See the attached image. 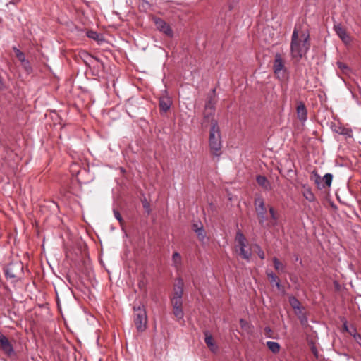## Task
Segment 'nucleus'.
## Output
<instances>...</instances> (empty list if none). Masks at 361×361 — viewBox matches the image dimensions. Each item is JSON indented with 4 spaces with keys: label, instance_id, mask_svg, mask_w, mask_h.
<instances>
[{
    "label": "nucleus",
    "instance_id": "nucleus-1",
    "mask_svg": "<svg viewBox=\"0 0 361 361\" xmlns=\"http://www.w3.org/2000/svg\"><path fill=\"white\" fill-rule=\"evenodd\" d=\"M309 35L302 34L299 38L298 31L296 27L291 37L290 54L293 59L299 61L307 52L310 49Z\"/></svg>",
    "mask_w": 361,
    "mask_h": 361
},
{
    "label": "nucleus",
    "instance_id": "nucleus-2",
    "mask_svg": "<svg viewBox=\"0 0 361 361\" xmlns=\"http://www.w3.org/2000/svg\"><path fill=\"white\" fill-rule=\"evenodd\" d=\"M209 145L213 155L219 156L222 147L221 135L218 121L211 119V127L209 129Z\"/></svg>",
    "mask_w": 361,
    "mask_h": 361
},
{
    "label": "nucleus",
    "instance_id": "nucleus-3",
    "mask_svg": "<svg viewBox=\"0 0 361 361\" xmlns=\"http://www.w3.org/2000/svg\"><path fill=\"white\" fill-rule=\"evenodd\" d=\"M133 310L135 312V324L137 331L142 332L145 330L147 326V318L146 311L142 305H139L138 306L135 305Z\"/></svg>",
    "mask_w": 361,
    "mask_h": 361
},
{
    "label": "nucleus",
    "instance_id": "nucleus-4",
    "mask_svg": "<svg viewBox=\"0 0 361 361\" xmlns=\"http://www.w3.org/2000/svg\"><path fill=\"white\" fill-rule=\"evenodd\" d=\"M254 205L257 214L259 224L262 226H265L267 218V208L265 202L262 197L258 196L255 198Z\"/></svg>",
    "mask_w": 361,
    "mask_h": 361
},
{
    "label": "nucleus",
    "instance_id": "nucleus-5",
    "mask_svg": "<svg viewBox=\"0 0 361 361\" xmlns=\"http://www.w3.org/2000/svg\"><path fill=\"white\" fill-rule=\"evenodd\" d=\"M235 240L238 242L240 248L239 254L244 259L249 261L251 257V251L245 249L247 240L240 231L237 232Z\"/></svg>",
    "mask_w": 361,
    "mask_h": 361
},
{
    "label": "nucleus",
    "instance_id": "nucleus-6",
    "mask_svg": "<svg viewBox=\"0 0 361 361\" xmlns=\"http://www.w3.org/2000/svg\"><path fill=\"white\" fill-rule=\"evenodd\" d=\"M273 70L276 75H281L282 76H283L285 72L286 71L284 60L279 53H276L275 54L273 63Z\"/></svg>",
    "mask_w": 361,
    "mask_h": 361
},
{
    "label": "nucleus",
    "instance_id": "nucleus-7",
    "mask_svg": "<svg viewBox=\"0 0 361 361\" xmlns=\"http://www.w3.org/2000/svg\"><path fill=\"white\" fill-rule=\"evenodd\" d=\"M154 22L158 30L165 34L169 37L173 36V32L169 25L160 18H154Z\"/></svg>",
    "mask_w": 361,
    "mask_h": 361
},
{
    "label": "nucleus",
    "instance_id": "nucleus-8",
    "mask_svg": "<svg viewBox=\"0 0 361 361\" xmlns=\"http://www.w3.org/2000/svg\"><path fill=\"white\" fill-rule=\"evenodd\" d=\"M334 30L344 44H348L351 42L350 36L341 23H335L334 24Z\"/></svg>",
    "mask_w": 361,
    "mask_h": 361
},
{
    "label": "nucleus",
    "instance_id": "nucleus-9",
    "mask_svg": "<svg viewBox=\"0 0 361 361\" xmlns=\"http://www.w3.org/2000/svg\"><path fill=\"white\" fill-rule=\"evenodd\" d=\"M0 348L8 356H11L13 354V348L8 341V339L0 334Z\"/></svg>",
    "mask_w": 361,
    "mask_h": 361
},
{
    "label": "nucleus",
    "instance_id": "nucleus-10",
    "mask_svg": "<svg viewBox=\"0 0 361 361\" xmlns=\"http://www.w3.org/2000/svg\"><path fill=\"white\" fill-rule=\"evenodd\" d=\"M183 281L179 278L173 287V296L171 298L182 299L183 294Z\"/></svg>",
    "mask_w": 361,
    "mask_h": 361
},
{
    "label": "nucleus",
    "instance_id": "nucleus-11",
    "mask_svg": "<svg viewBox=\"0 0 361 361\" xmlns=\"http://www.w3.org/2000/svg\"><path fill=\"white\" fill-rule=\"evenodd\" d=\"M172 101L171 98L166 95L161 96L159 99V106L161 112L166 113L171 108Z\"/></svg>",
    "mask_w": 361,
    "mask_h": 361
},
{
    "label": "nucleus",
    "instance_id": "nucleus-12",
    "mask_svg": "<svg viewBox=\"0 0 361 361\" xmlns=\"http://www.w3.org/2000/svg\"><path fill=\"white\" fill-rule=\"evenodd\" d=\"M22 269L23 267L20 264H10L6 270V274L10 278H17L18 276L17 271H20Z\"/></svg>",
    "mask_w": 361,
    "mask_h": 361
},
{
    "label": "nucleus",
    "instance_id": "nucleus-13",
    "mask_svg": "<svg viewBox=\"0 0 361 361\" xmlns=\"http://www.w3.org/2000/svg\"><path fill=\"white\" fill-rule=\"evenodd\" d=\"M269 212L270 214L271 220L269 222L265 223L264 228H271L273 226H275L277 224L278 220H279V215L275 212L273 207H269Z\"/></svg>",
    "mask_w": 361,
    "mask_h": 361
},
{
    "label": "nucleus",
    "instance_id": "nucleus-14",
    "mask_svg": "<svg viewBox=\"0 0 361 361\" xmlns=\"http://www.w3.org/2000/svg\"><path fill=\"white\" fill-rule=\"evenodd\" d=\"M307 111L305 104L302 102H299L297 106V116L298 119L302 122H305L307 118Z\"/></svg>",
    "mask_w": 361,
    "mask_h": 361
},
{
    "label": "nucleus",
    "instance_id": "nucleus-15",
    "mask_svg": "<svg viewBox=\"0 0 361 361\" xmlns=\"http://www.w3.org/2000/svg\"><path fill=\"white\" fill-rule=\"evenodd\" d=\"M204 334L205 336L204 341L207 345L212 352L216 351L217 350V346L215 345L214 340L212 334L207 331H204Z\"/></svg>",
    "mask_w": 361,
    "mask_h": 361
},
{
    "label": "nucleus",
    "instance_id": "nucleus-16",
    "mask_svg": "<svg viewBox=\"0 0 361 361\" xmlns=\"http://www.w3.org/2000/svg\"><path fill=\"white\" fill-rule=\"evenodd\" d=\"M13 50L16 54V56L22 63L23 66L26 69V71H29L30 69V67L29 66L28 61L25 60L24 54L16 47L13 48Z\"/></svg>",
    "mask_w": 361,
    "mask_h": 361
},
{
    "label": "nucleus",
    "instance_id": "nucleus-17",
    "mask_svg": "<svg viewBox=\"0 0 361 361\" xmlns=\"http://www.w3.org/2000/svg\"><path fill=\"white\" fill-rule=\"evenodd\" d=\"M334 130L340 135H345L348 137H351L353 136L352 130L347 128L338 126L336 127Z\"/></svg>",
    "mask_w": 361,
    "mask_h": 361
},
{
    "label": "nucleus",
    "instance_id": "nucleus-18",
    "mask_svg": "<svg viewBox=\"0 0 361 361\" xmlns=\"http://www.w3.org/2000/svg\"><path fill=\"white\" fill-rule=\"evenodd\" d=\"M87 36L89 38L98 42L99 44H102V42L104 41L103 37L101 35L92 30L87 31Z\"/></svg>",
    "mask_w": 361,
    "mask_h": 361
},
{
    "label": "nucleus",
    "instance_id": "nucleus-19",
    "mask_svg": "<svg viewBox=\"0 0 361 361\" xmlns=\"http://www.w3.org/2000/svg\"><path fill=\"white\" fill-rule=\"evenodd\" d=\"M266 274L271 286H275L276 283L280 281L278 276L272 271L267 270Z\"/></svg>",
    "mask_w": 361,
    "mask_h": 361
},
{
    "label": "nucleus",
    "instance_id": "nucleus-20",
    "mask_svg": "<svg viewBox=\"0 0 361 361\" xmlns=\"http://www.w3.org/2000/svg\"><path fill=\"white\" fill-rule=\"evenodd\" d=\"M257 182L260 186L265 189H268L269 187V183L265 176L260 175L257 176Z\"/></svg>",
    "mask_w": 361,
    "mask_h": 361
},
{
    "label": "nucleus",
    "instance_id": "nucleus-21",
    "mask_svg": "<svg viewBox=\"0 0 361 361\" xmlns=\"http://www.w3.org/2000/svg\"><path fill=\"white\" fill-rule=\"evenodd\" d=\"M288 300H289V303H290V306L294 310H300V302L295 296L290 295L288 297Z\"/></svg>",
    "mask_w": 361,
    "mask_h": 361
},
{
    "label": "nucleus",
    "instance_id": "nucleus-22",
    "mask_svg": "<svg viewBox=\"0 0 361 361\" xmlns=\"http://www.w3.org/2000/svg\"><path fill=\"white\" fill-rule=\"evenodd\" d=\"M267 346L274 353H277L280 350V345L277 342L267 341Z\"/></svg>",
    "mask_w": 361,
    "mask_h": 361
},
{
    "label": "nucleus",
    "instance_id": "nucleus-23",
    "mask_svg": "<svg viewBox=\"0 0 361 361\" xmlns=\"http://www.w3.org/2000/svg\"><path fill=\"white\" fill-rule=\"evenodd\" d=\"M274 269L280 272H285L286 266L282 264L276 257L273 258Z\"/></svg>",
    "mask_w": 361,
    "mask_h": 361
},
{
    "label": "nucleus",
    "instance_id": "nucleus-24",
    "mask_svg": "<svg viewBox=\"0 0 361 361\" xmlns=\"http://www.w3.org/2000/svg\"><path fill=\"white\" fill-rule=\"evenodd\" d=\"M194 231L196 233L198 239L204 242L206 238L205 231L202 226H200V228H194Z\"/></svg>",
    "mask_w": 361,
    "mask_h": 361
},
{
    "label": "nucleus",
    "instance_id": "nucleus-25",
    "mask_svg": "<svg viewBox=\"0 0 361 361\" xmlns=\"http://www.w3.org/2000/svg\"><path fill=\"white\" fill-rule=\"evenodd\" d=\"M310 179L315 183L318 188H320V185L322 184V180L320 176L317 173V171L314 170L312 172Z\"/></svg>",
    "mask_w": 361,
    "mask_h": 361
},
{
    "label": "nucleus",
    "instance_id": "nucleus-26",
    "mask_svg": "<svg viewBox=\"0 0 361 361\" xmlns=\"http://www.w3.org/2000/svg\"><path fill=\"white\" fill-rule=\"evenodd\" d=\"M302 193L304 197L309 202H314L315 200V196L310 188H306Z\"/></svg>",
    "mask_w": 361,
    "mask_h": 361
},
{
    "label": "nucleus",
    "instance_id": "nucleus-27",
    "mask_svg": "<svg viewBox=\"0 0 361 361\" xmlns=\"http://www.w3.org/2000/svg\"><path fill=\"white\" fill-rule=\"evenodd\" d=\"M332 180H333V175L329 173H326L322 178V180L324 182V185H323L322 187L323 188H324L325 186L330 187L331 185V183H332Z\"/></svg>",
    "mask_w": 361,
    "mask_h": 361
},
{
    "label": "nucleus",
    "instance_id": "nucleus-28",
    "mask_svg": "<svg viewBox=\"0 0 361 361\" xmlns=\"http://www.w3.org/2000/svg\"><path fill=\"white\" fill-rule=\"evenodd\" d=\"M173 312L177 319H181L183 318L184 313L182 307H173Z\"/></svg>",
    "mask_w": 361,
    "mask_h": 361
},
{
    "label": "nucleus",
    "instance_id": "nucleus-29",
    "mask_svg": "<svg viewBox=\"0 0 361 361\" xmlns=\"http://www.w3.org/2000/svg\"><path fill=\"white\" fill-rule=\"evenodd\" d=\"M205 110L207 111L210 110L212 113L215 112L214 102L212 99H209L205 104Z\"/></svg>",
    "mask_w": 361,
    "mask_h": 361
},
{
    "label": "nucleus",
    "instance_id": "nucleus-30",
    "mask_svg": "<svg viewBox=\"0 0 361 361\" xmlns=\"http://www.w3.org/2000/svg\"><path fill=\"white\" fill-rule=\"evenodd\" d=\"M172 260H173V264L176 266L180 264V263H181L180 255L177 252H174L172 256Z\"/></svg>",
    "mask_w": 361,
    "mask_h": 361
},
{
    "label": "nucleus",
    "instance_id": "nucleus-31",
    "mask_svg": "<svg viewBox=\"0 0 361 361\" xmlns=\"http://www.w3.org/2000/svg\"><path fill=\"white\" fill-rule=\"evenodd\" d=\"M298 319L300 322V324L302 326H307L308 324V319L306 315L303 313H302L300 311V314H298Z\"/></svg>",
    "mask_w": 361,
    "mask_h": 361
},
{
    "label": "nucleus",
    "instance_id": "nucleus-32",
    "mask_svg": "<svg viewBox=\"0 0 361 361\" xmlns=\"http://www.w3.org/2000/svg\"><path fill=\"white\" fill-rule=\"evenodd\" d=\"M171 303L173 307H182L183 300L182 299L171 298Z\"/></svg>",
    "mask_w": 361,
    "mask_h": 361
},
{
    "label": "nucleus",
    "instance_id": "nucleus-33",
    "mask_svg": "<svg viewBox=\"0 0 361 361\" xmlns=\"http://www.w3.org/2000/svg\"><path fill=\"white\" fill-rule=\"evenodd\" d=\"M114 217L119 221L122 230L124 231V221L120 213L114 211Z\"/></svg>",
    "mask_w": 361,
    "mask_h": 361
},
{
    "label": "nucleus",
    "instance_id": "nucleus-34",
    "mask_svg": "<svg viewBox=\"0 0 361 361\" xmlns=\"http://www.w3.org/2000/svg\"><path fill=\"white\" fill-rule=\"evenodd\" d=\"M340 319H341V321L343 322V331L348 332L350 327H348V322H347L346 319L344 317H342Z\"/></svg>",
    "mask_w": 361,
    "mask_h": 361
},
{
    "label": "nucleus",
    "instance_id": "nucleus-35",
    "mask_svg": "<svg viewBox=\"0 0 361 361\" xmlns=\"http://www.w3.org/2000/svg\"><path fill=\"white\" fill-rule=\"evenodd\" d=\"M348 333L351 335L352 336L355 337L357 333V329L355 326H351L350 328H349V330L348 331Z\"/></svg>",
    "mask_w": 361,
    "mask_h": 361
},
{
    "label": "nucleus",
    "instance_id": "nucleus-36",
    "mask_svg": "<svg viewBox=\"0 0 361 361\" xmlns=\"http://www.w3.org/2000/svg\"><path fill=\"white\" fill-rule=\"evenodd\" d=\"M337 66L343 72H345L346 70L348 69V66L345 64H344L343 63L340 62V61L337 62Z\"/></svg>",
    "mask_w": 361,
    "mask_h": 361
},
{
    "label": "nucleus",
    "instance_id": "nucleus-37",
    "mask_svg": "<svg viewBox=\"0 0 361 361\" xmlns=\"http://www.w3.org/2000/svg\"><path fill=\"white\" fill-rule=\"evenodd\" d=\"M214 115V113H212V111L210 110H209L207 111L205 110L204 114V119H207L210 116L213 117ZM212 118L214 119V118Z\"/></svg>",
    "mask_w": 361,
    "mask_h": 361
},
{
    "label": "nucleus",
    "instance_id": "nucleus-38",
    "mask_svg": "<svg viewBox=\"0 0 361 361\" xmlns=\"http://www.w3.org/2000/svg\"><path fill=\"white\" fill-rule=\"evenodd\" d=\"M257 255H258L259 257L262 259H264L265 257V254H264V251L259 247H258Z\"/></svg>",
    "mask_w": 361,
    "mask_h": 361
},
{
    "label": "nucleus",
    "instance_id": "nucleus-39",
    "mask_svg": "<svg viewBox=\"0 0 361 361\" xmlns=\"http://www.w3.org/2000/svg\"><path fill=\"white\" fill-rule=\"evenodd\" d=\"M275 286L278 288L279 290H281L282 292L284 291V287L281 284L280 281H279L278 283H276V284L275 285Z\"/></svg>",
    "mask_w": 361,
    "mask_h": 361
},
{
    "label": "nucleus",
    "instance_id": "nucleus-40",
    "mask_svg": "<svg viewBox=\"0 0 361 361\" xmlns=\"http://www.w3.org/2000/svg\"><path fill=\"white\" fill-rule=\"evenodd\" d=\"M354 338L355 339L356 342L361 345V335L357 334L355 337Z\"/></svg>",
    "mask_w": 361,
    "mask_h": 361
},
{
    "label": "nucleus",
    "instance_id": "nucleus-41",
    "mask_svg": "<svg viewBox=\"0 0 361 361\" xmlns=\"http://www.w3.org/2000/svg\"><path fill=\"white\" fill-rule=\"evenodd\" d=\"M264 331L267 334L270 333L271 331V329L269 327H266L264 329Z\"/></svg>",
    "mask_w": 361,
    "mask_h": 361
},
{
    "label": "nucleus",
    "instance_id": "nucleus-42",
    "mask_svg": "<svg viewBox=\"0 0 361 361\" xmlns=\"http://www.w3.org/2000/svg\"><path fill=\"white\" fill-rule=\"evenodd\" d=\"M200 226H199L197 224H193V229L194 228H200Z\"/></svg>",
    "mask_w": 361,
    "mask_h": 361
},
{
    "label": "nucleus",
    "instance_id": "nucleus-43",
    "mask_svg": "<svg viewBox=\"0 0 361 361\" xmlns=\"http://www.w3.org/2000/svg\"><path fill=\"white\" fill-rule=\"evenodd\" d=\"M295 260L298 261L299 259L298 256V255H295Z\"/></svg>",
    "mask_w": 361,
    "mask_h": 361
},
{
    "label": "nucleus",
    "instance_id": "nucleus-44",
    "mask_svg": "<svg viewBox=\"0 0 361 361\" xmlns=\"http://www.w3.org/2000/svg\"><path fill=\"white\" fill-rule=\"evenodd\" d=\"M240 324H242V322H244V320L241 319L240 320Z\"/></svg>",
    "mask_w": 361,
    "mask_h": 361
},
{
    "label": "nucleus",
    "instance_id": "nucleus-45",
    "mask_svg": "<svg viewBox=\"0 0 361 361\" xmlns=\"http://www.w3.org/2000/svg\"><path fill=\"white\" fill-rule=\"evenodd\" d=\"M144 207H147V204H144Z\"/></svg>",
    "mask_w": 361,
    "mask_h": 361
},
{
    "label": "nucleus",
    "instance_id": "nucleus-46",
    "mask_svg": "<svg viewBox=\"0 0 361 361\" xmlns=\"http://www.w3.org/2000/svg\"><path fill=\"white\" fill-rule=\"evenodd\" d=\"M80 173H81V171H79V172L78 173V176H79Z\"/></svg>",
    "mask_w": 361,
    "mask_h": 361
}]
</instances>
